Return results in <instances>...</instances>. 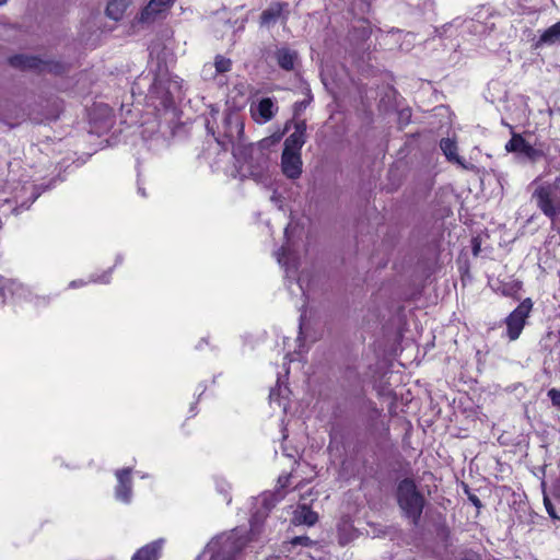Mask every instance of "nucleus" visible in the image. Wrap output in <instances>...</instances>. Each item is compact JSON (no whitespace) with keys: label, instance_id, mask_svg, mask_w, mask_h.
<instances>
[{"label":"nucleus","instance_id":"ddd939ff","mask_svg":"<svg viewBox=\"0 0 560 560\" xmlns=\"http://www.w3.org/2000/svg\"><path fill=\"white\" fill-rule=\"evenodd\" d=\"M10 65L15 68L21 69H38L43 70L44 65L43 62L33 56H26V55H16L10 58Z\"/></svg>","mask_w":560,"mask_h":560},{"label":"nucleus","instance_id":"c756f323","mask_svg":"<svg viewBox=\"0 0 560 560\" xmlns=\"http://www.w3.org/2000/svg\"><path fill=\"white\" fill-rule=\"evenodd\" d=\"M468 499L478 510L482 508V503L476 494L468 493Z\"/></svg>","mask_w":560,"mask_h":560},{"label":"nucleus","instance_id":"ea45409f","mask_svg":"<svg viewBox=\"0 0 560 560\" xmlns=\"http://www.w3.org/2000/svg\"><path fill=\"white\" fill-rule=\"evenodd\" d=\"M8 0H0V5L4 4Z\"/></svg>","mask_w":560,"mask_h":560},{"label":"nucleus","instance_id":"a19ab883","mask_svg":"<svg viewBox=\"0 0 560 560\" xmlns=\"http://www.w3.org/2000/svg\"><path fill=\"white\" fill-rule=\"evenodd\" d=\"M441 140H442V141H445V140H451V139H450V138H444V137H443Z\"/></svg>","mask_w":560,"mask_h":560},{"label":"nucleus","instance_id":"c85d7f7f","mask_svg":"<svg viewBox=\"0 0 560 560\" xmlns=\"http://www.w3.org/2000/svg\"><path fill=\"white\" fill-rule=\"evenodd\" d=\"M310 538L308 537H305V536H298L295 537L293 540H292V544L293 545H304V546H307L308 542H310Z\"/></svg>","mask_w":560,"mask_h":560},{"label":"nucleus","instance_id":"bb28decb","mask_svg":"<svg viewBox=\"0 0 560 560\" xmlns=\"http://www.w3.org/2000/svg\"><path fill=\"white\" fill-rule=\"evenodd\" d=\"M229 486L228 485H219L218 490L224 495L226 503L231 502V497H229Z\"/></svg>","mask_w":560,"mask_h":560},{"label":"nucleus","instance_id":"6e6552de","mask_svg":"<svg viewBox=\"0 0 560 560\" xmlns=\"http://www.w3.org/2000/svg\"><path fill=\"white\" fill-rule=\"evenodd\" d=\"M278 107L270 97H264L250 104V115L256 122L265 124L276 114Z\"/></svg>","mask_w":560,"mask_h":560},{"label":"nucleus","instance_id":"f03ea898","mask_svg":"<svg viewBox=\"0 0 560 560\" xmlns=\"http://www.w3.org/2000/svg\"><path fill=\"white\" fill-rule=\"evenodd\" d=\"M396 499L404 517L413 526H418L425 506V498L418 490L416 482L410 478L400 480L396 490Z\"/></svg>","mask_w":560,"mask_h":560},{"label":"nucleus","instance_id":"aec40b11","mask_svg":"<svg viewBox=\"0 0 560 560\" xmlns=\"http://www.w3.org/2000/svg\"><path fill=\"white\" fill-rule=\"evenodd\" d=\"M497 290L504 296H515L521 290V283L517 281L502 283Z\"/></svg>","mask_w":560,"mask_h":560},{"label":"nucleus","instance_id":"0eeeda50","mask_svg":"<svg viewBox=\"0 0 560 560\" xmlns=\"http://www.w3.org/2000/svg\"><path fill=\"white\" fill-rule=\"evenodd\" d=\"M508 152H513L520 162H535L539 160L544 152L541 149L532 145L529 142H506Z\"/></svg>","mask_w":560,"mask_h":560},{"label":"nucleus","instance_id":"5701e85b","mask_svg":"<svg viewBox=\"0 0 560 560\" xmlns=\"http://www.w3.org/2000/svg\"><path fill=\"white\" fill-rule=\"evenodd\" d=\"M550 398L552 405L560 410V390L556 388H551L547 393Z\"/></svg>","mask_w":560,"mask_h":560},{"label":"nucleus","instance_id":"58836bf2","mask_svg":"<svg viewBox=\"0 0 560 560\" xmlns=\"http://www.w3.org/2000/svg\"><path fill=\"white\" fill-rule=\"evenodd\" d=\"M215 560H232L231 557H224L222 559H215Z\"/></svg>","mask_w":560,"mask_h":560},{"label":"nucleus","instance_id":"4be33fe9","mask_svg":"<svg viewBox=\"0 0 560 560\" xmlns=\"http://www.w3.org/2000/svg\"><path fill=\"white\" fill-rule=\"evenodd\" d=\"M514 106H516L517 113H515V116L517 119H524L526 117L527 112V105L523 97H517L514 100L513 103Z\"/></svg>","mask_w":560,"mask_h":560},{"label":"nucleus","instance_id":"20e7f679","mask_svg":"<svg viewBox=\"0 0 560 560\" xmlns=\"http://www.w3.org/2000/svg\"><path fill=\"white\" fill-rule=\"evenodd\" d=\"M304 142H285L281 154V171L289 179H298L303 172L301 150Z\"/></svg>","mask_w":560,"mask_h":560},{"label":"nucleus","instance_id":"2eb2a0df","mask_svg":"<svg viewBox=\"0 0 560 560\" xmlns=\"http://www.w3.org/2000/svg\"><path fill=\"white\" fill-rule=\"evenodd\" d=\"M283 4L276 2L272 3L268 9L264 10L260 15V24L262 26H271L280 19L282 13Z\"/></svg>","mask_w":560,"mask_h":560},{"label":"nucleus","instance_id":"b1692460","mask_svg":"<svg viewBox=\"0 0 560 560\" xmlns=\"http://www.w3.org/2000/svg\"><path fill=\"white\" fill-rule=\"evenodd\" d=\"M466 28L479 33L483 28V25L479 22L469 21L466 23Z\"/></svg>","mask_w":560,"mask_h":560},{"label":"nucleus","instance_id":"39448f33","mask_svg":"<svg viewBox=\"0 0 560 560\" xmlns=\"http://www.w3.org/2000/svg\"><path fill=\"white\" fill-rule=\"evenodd\" d=\"M532 308L533 302L527 298L505 318L506 334L510 340H516L520 337Z\"/></svg>","mask_w":560,"mask_h":560},{"label":"nucleus","instance_id":"a211bd4d","mask_svg":"<svg viewBox=\"0 0 560 560\" xmlns=\"http://www.w3.org/2000/svg\"><path fill=\"white\" fill-rule=\"evenodd\" d=\"M128 1L127 0H112L108 2L107 7H106V14L108 18L115 20V21H119L127 7H128Z\"/></svg>","mask_w":560,"mask_h":560},{"label":"nucleus","instance_id":"dca6fc26","mask_svg":"<svg viewBox=\"0 0 560 560\" xmlns=\"http://www.w3.org/2000/svg\"><path fill=\"white\" fill-rule=\"evenodd\" d=\"M317 520V513L312 511L306 504L300 505L294 512L293 521L298 524L313 526Z\"/></svg>","mask_w":560,"mask_h":560},{"label":"nucleus","instance_id":"393cba45","mask_svg":"<svg viewBox=\"0 0 560 560\" xmlns=\"http://www.w3.org/2000/svg\"><path fill=\"white\" fill-rule=\"evenodd\" d=\"M310 101H311V97L308 100L295 103L294 104V114L299 115L300 112L304 110L306 108V106L308 105Z\"/></svg>","mask_w":560,"mask_h":560},{"label":"nucleus","instance_id":"e433bc0d","mask_svg":"<svg viewBox=\"0 0 560 560\" xmlns=\"http://www.w3.org/2000/svg\"><path fill=\"white\" fill-rule=\"evenodd\" d=\"M479 249H480V246H479V244L476 243L474 245V255H478Z\"/></svg>","mask_w":560,"mask_h":560},{"label":"nucleus","instance_id":"f8f14e48","mask_svg":"<svg viewBox=\"0 0 560 560\" xmlns=\"http://www.w3.org/2000/svg\"><path fill=\"white\" fill-rule=\"evenodd\" d=\"M560 44V21L542 32L536 42V48Z\"/></svg>","mask_w":560,"mask_h":560},{"label":"nucleus","instance_id":"f3484780","mask_svg":"<svg viewBox=\"0 0 560 560\" xmlns=\"http://www.w3.org/2000/svg\"><path fill=\"white\" fill-rule=\"evenodd\" d=\"M276 59L280 68L283 70L290 71L294 68V62L296 60V52L288 49L280 48L276 52Z\"/></svg>","mask_w":560,"mask_h":560},{"label":"nucleus","instance_id":"cd10ccee","mask_svg":"<svg viewBox=\"0 0 560 560\" xmlns=\"http://www.w3.org/2000/svg\"><path fill=\"white\" fill-rule=\"evenodd\" d=\"M285 256H287V249L284 247L280 248L279 252L277 253V259L280 265L287 264Z\"/></svg>","mask_w":560,"mask_h":560},{"label":"nucleus","instance_id":"f704fd0d","mask_svg":"<svg viewBox=\"0 0 560 560\" xmlns=\"http://www.w3.org/2000/svg\"><path fill=\"white\" fill-rule=\"evenodd\" d=\"M259 518H260V517H259V514H258V513H256V514L253 516V518H252V528H255V526H256V524L258 523Z\"/></svg>","mask_w":560,"mask_h":560},{"label":"nucleus","instance_id":"a878e982","mask_svg":"<svg viewBox=\"0 0 560 560\" xmlns=\"http://www.w3.org/2000/svg\"><path fill=\"white\" fill-rule=\"evenodd\" d=\"M411 117V110L409 108L401 109L399 112V120L408 122Z\"/></svg>","mask_w":560,"mask_h":560},{"label":"nucleus","instance_id":"72a5a7b5","mask_svg":"<svg viewBox=\"0 0 560 560\" xmlns=\"http://www.w3.org/2000/svg\"><path fill=\"white\" fill-rule=\"evenodd\" d=\"M4 284H3V278L0 277V298H3L4 296Z\"/></svg>","mask_w":560,"mask_h":560},{"label":"nucleus","instance_id":"2f4dec72","mask_svg":"<svg viewBox=\"0 0 560 560\" xmlns=\"http://www.w3.org/2000/svg\"><path fill=\"white\" fill-rule=\"evenodd\" d=\"M545 505H546V509H547V512L548 514L552 517V518H557L558 516L556 515L555 513V510H553V506L552 504L545 499Z\"/></svg>","mask_w":560,"mask_h":560},{"label":"nucleus","instance_id":"4c0bfd02","mask_svg":"<svg viewBox=\"0 0 560 560\" xmlns=\"http://www.w3.org/2000/svg\"><path fill=\"white\" fill-rule=\"evenodd\" d=\"M77 285H78V282H77V281H72V282L70 283V287H77Z\"/></svg>","mask_w":560,"mask_h":560},{"label":"nucleus","instance_id":"412c9836","mask_svg":"<svg viewBox=\"0 0 560 560\" xmlns=\"http://www.w3.org/2000/svg\"><path fill=\"white\" fill-rule=\"evenodd\" d=\"M214 66H215V70H217L218 73H224V72L230 71V69H231V60L228 59V58H224L222 56H218L215 58Z\"/></svg>","mask_w":560,"mask_h":560},{"label":"nucleus","instance_id":"4468645a","mask_svg":"<svg viewBox=\"0 0 560 560\" xmlns=\"http://www.w3.org/2000/svg\"><path fill=\"white\" fill-rule=\"evenodd\" d=\"M441 150L450 162H454L468 168L469 162L458 154L457 142H440Z\"/></svg>","mask_w":560,"mask_h":560},{"label":"nucleus","instance_id":"9b49d317","mask_svg":"<svg viewBox=\"0 0 560 560\" xmlns=\"http://www.w3.org/2000/svg\"><path fill=\"white\" fill-rule=\"evenodd\" d=\"M174 0H151L148 5L141 11L140 21L149 23L166 7L173 3Z\"/></svg>","mask_w":560,"mask_h":560},{"label":"nucleus","instance_id":"423d86ee","mask_svg":"<svg viewBox=\"0 0 560 560\" xmlns=\"http://www.w3.org/2000/svg\"><path fill=\"white\" fill-rule=\"evenodd\" d=\"M306 132V124L304 120L294 118L293 120H289L284 124V127L281 131L273 132L270 137L265 138L264 140H302L305 137Z\"/></svg>","mask_w":560,"mask_h":560},{"label":"nucleus","instance_id":"7c9ffc66","mask_svg":"<svg viewBox=\"0 0 560 560\" xmlns=\"http://www.w3.org/2000/svg\"><path fill=\"white\" fill-rule=\"evenodd\" d=\"M289 480H290V476H280L278 478V485L280 486V488H285L288 485H289Z\"/></svg>","mask_w":560,"mask_h":560},{"label":"nucleus","instance_id":"1a4fd4ad","mask_svg":"<svg viewBox=\"0 0 560 560\" xmlns=\"http://www.w3.org/2000/svg\"><path fill=\"white\" fill-rule=\"evenodd\" d=\"M131 468H124L116 471L118 485L116 487V498L125 503H129L132 494Z\"/></svg>","mask_w":560,"mask_h":560},{"label":"nucleus","instance_id":"f257e3e1","mask_svg":"<svg viewBox=\"0 0 560 560\" xmlns=\"http://www.w3.org/2000/svg\"><path fill=\"white\" fill-rule=\"evenodd\" d=\"M232 154L240 172L257 183L269 179V153L262 142H231Z\"/></svg>","mask_w":560,"mask_h":560},{"label":"nucleus","instance_id":"c9c22d12","mask_svg":"<svg viewBox=\"0 0 560 560\" xmlns=\"http://www.w3.org/2000/svg\"><path fill=\"white\" fill-rule=\"evenodd\" d=\"M511 135H512V137H511V139H510V140H513V141H516V140H524L520 135H517V133H515V132H513V131H511Z\"/></svg>","mask_w":560,"mask_h":560},{"label":"nucleus","instance_id":"9d476101","mask_svg":"<svg viewBox=\"0 0 560 560\" xmlns=\"http://www.w3.org/2000/svg\"><path fill=\"white\" fill-rule=\"evenodd\" d=\"M163 539H159L141 547L135 552L131 560H158L163 548Z\"/></svg>","mask_w":560,"mask_h":560},{"label":"nucleus","instance_id":"6ab92c4d","mask_svg":"<svg viewBox=\"0 0 560 560\" xmlns=\"http://www.w3.org/2000/svg\"><path fill=\"white\" fill-rule=\"evenodd\" d=\"M229 130L225 133L228 140L241 139L244 132V125L238 117H230L226 120Z\"/></svg>","mask_w":560,"mask_h":560},{"label":"nucleus","instance_id":"473e14b6","mask_svg":"<svg viewBox=\"0 0 560 560\" xmlns=\"http://www.w3.org/2000/svg\"><path fill=\"white\" fill-rule=\"evenodd\" d=\"M262 505L266 510V514L271 510V508L275 505L273 501H269L267 497L262 499Z\"/></svg>","mask_w":560,"mask_h":560},{"label":"nucleus","instance_id":"7ed1b4c3","mask_svg":"<svg viewBox=\"0 0 560 560\" xmlns=\"http://www.w3.org/2000/svg\"><path fill=\"white\" fill-rule=\"evenodd\" d=\"M530 187L534 188L532 198L544 214L560 207V176L552 183L541 182L539 176L533 180Z\"/></svg>","mask_w":560,"mask_h":560}]
</instances>
